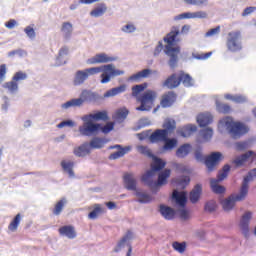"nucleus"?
Here are the masks:
<instances>
[{"label": "nucleus", "mask_w": 256, "mask_h": 256, "mask_svg": "<svg viewBox=\"0 0 256 256\" xmlns=\"http://www.w3.org/2000/svg\"><path fill=\"white\" fill-rule=\"evenodd\" d=\"M81 120L83 126H79L78 131L82 137H96L99 133L109 135L115 129V123L108 122L106 125L97 123V121H109V112L107 110H98L91 114L84 115Z\"/></svg>", "instance_id": "nucleus-1"}, {"label": "nucleus", "mask_w": 256, "mask_h": 256, "mask_svg": "<svg viewBox=\"0 0 256 256\" xmlns=\"http://www.w3.org/2000/svg\"><path fill=\"white\" fill-rule=\"evenodd\" d=\"M100 74V83L101 85H107L110 83L111 79H115V77H119L121 75H125V71L119 70L115 67V64H104L98 67L86 68L84 70H77L74 74L73 78V86L79 87L85 83L89 79L91 75Z\"/></svg>", "instance_id": "nucleus-2"}, {"label": "nucleus", "mask_w": 256, "mask_h": 256, "mask_svg": "<svg viewBox=\"0 0 256 256\" xmlns=\"http://www.w3.org/2000/svg\"><path fill=\"white\" fill-rule=\"evenodd\" d=\"M180 34L181 31L179 30V26H173L171 31L163 38L164 43H166L164 53L169 57L168 65L170 69H175L179 63L181 46L177 44L181 43V38L179 37Z\"/></svg>", "instance_id": "nucleus-3"}, {"label": "nucleus", "mask_w": 256, "mask_h": 256, "mask_svg": "<svg viewBox=\"0 0 256 256\" xmlns=\"http://www.w3.org/2000/svg\"><path fill=\"white\" fill-rule=\"evenodd\" d=\"M256 177V168L251 169L244 177L238 194L231 195L228 198H220V204L224 211H231L235 207V203L245 201L249 195V183Z\"/></svg>", "instance_id": "nucleus-4"}, {"label": "nucleus", "mask_w": 256, "mask_h": 256, "mask_svg": "<svg viewBox=\"0 0 256 256\" xmlns=\"http://www.w3.org/2000/svg\"><path fill=\"white\" fill-rule=\"evenodd\" d=\"M223 158V153L219 151H213L208 155H204L201 145H197L194 149V159L197 163H203L205 165L207 173H213Z\"/></svg>", "instance_id": "nucleus-5"}, {"label": "nucleus", "mask_w": 256, "mask_h": 256, "mask_svg": "<svg viewBox=\"0 0 256 256\" xmlns=\"http://www.w3.org/2000/svg\"><path fill=\"white\" fill-rule=\"evenodd\" d=\"M219 125L225 127L232 139H240L246 133H249V128L242 122H235L231 117H225L219 121Z\"/></svg>", "instance_id": "nucleus-6"}, {"label": "nucleus", "mask_w": 256, "mask_h": 256, "mask_svg": "<svg viewBox=\"0 0 256 256\" xmlns=\"http://www.w3.org/2000/svg\"><path fill=\"white\" fill-rule=\"evenodd\" d=\"M155 99H157V92H155V90H145L137 98L140 105L136 107V111H151V109H153V105H155Z\"/></svg>", "instance_id": "nucleus-7"}, {"label": "nucleus", "mask_w": 256, "mask_h": 256, "mask_svg": "<svg viewBox=\"0 0 256 256\" xmlns=\"http://www.w3.org/2000/svg\"><path fill=\"white\" fill-rule=\"evenodd\" d=\"M137 149L141 153V155H146V157L152 159V167L154 171L161 173V171H163V169L167 167V161L159 156L154 155L153 151H151L149 147L140 145L137 147Z\"/></svg>", "instance_id": "nucleus-8"}, {"label": "nucleus", "mask_w": 256, "mask_h": 256, "mask_svg": "<svg viewBox=\"0 0 256 256\" xmlns=\"http://www.w3.org/2000/svg\"><path fill=\"white\" fill-rule=\"evenodd\" d=\"M27 77V73L18 71L13 75L12 80L2 84V87L7 89L9 95H17L19 93V81H25Z\"/></svg>", "instance_id": "nucleus-9"}, {"label": "nucleus", "mask_w": 256, "mask_h": 256, "mask_svg": "<svg viewBox=\"0 0 256 256\" xmlns=\"http://www.w3.org/2000/svg\"><path fill=\"white\" fill-rule=\"evenodd\" d=\"M131 239H133V232L131 230H128L126 232V235H124L116 244L114 247V253H121L125 247H127V253L126 256H131L133 253V246L131 244Z\"/></svg>", "instance_id": "nucleus-10"}, {"label": "nucleus", "mask_w": 256, "mask_h": 256, "mask_svg": "<svg viewBox=\"0 0 256 256\" xmlns=\"http://www.w3.org/2000/svg\"><path fill=\"white\" fill-rule=\"evenodd\" d=\"M83 103H92L93 105H99L102 101H105V96L100 95L97 92H93L91 90L84 89L80 93L79 97Z\"/></svg>", "instance_id": "nucleus-11"}, {"label": "nucleus", "mask_w": 256, "mask_h": 256, "mask_svg": "<svg viewBox=\"0 0 256 256\" xmlns=\"http://www.w3.org/2000/svg\"><path fill=\"white\" fill-rule=\"evenodd\" d=\"M228 51L237 53L243 48L241 46V31L229 32L227 39Z\"/></svg>", "instance_id": "nucleus-12"}, {"label": "nucleus", "mask_w": 256, "mask_h": 256, "mask_svg": "<svg viewBox=\"0 0 256 256\" xmlns=\"http://www.w3.org/2000/svg\"><path fill=\"white\" fill-rule=\"evenodd\" d=\"M108 149L117 150L116 152L111 153L108 156L109 161H117V159H121V157H125V155H127V153L131 151V146H123L121 144H115V145L109 146Z\"/></svg>", "instance_id": "nucleus-13"}, {"label": "nucleus", "mask_w": 256, "mask_h": 256, "mask_svg": "<svg viewBox=\"0 0 256 256\" xmlns=\"http://www.w3.org/2000/svg\"><path fill=\"white\" fill-rule=\"evenodd\" d=\"M158 173V181L155 180V184L152 188L153 195H157L161 187H163V185H167V181L171 177V169L167 168Z\"/></svg>", "instance_id": "nucleus-14"}, {"label": "nucleus", "mask_w": 256, "mask_h": 256, "mask_svg": "<svg viewBox=\"0 0 256 256\" xmlns=\"http://www.w3.org/2000/svg\"><path fill=\"white\" fill-rule=\"evenodd\" d=\"M251 219H253V213L251 211H246L240 219L239 227L245 239H249V224L251 223Z\"/></svg>", "instance_id": "nucleus-15"}, {"label": "nucleus", "mask_w": 256, "mask_h": 256, "mask_svg": "<svg viewBox=\"0 0 256 256\" xmlns=\"http://www.w3.org/2000/svg\"><path fill=\"white\" fill-rule=\"evenodd\" d=\"M208 14L205 11L183 12L174 16V21H181L183 19H207Z\"/></svg>", "instance_id": "nucleus-16"}, {"label": "nucleus", "mask_w": 256, "mask_h": 256, "mask_svg": "<svg viewBox=\"0 0 256 256\" xmlns=\"http://www.w3.org/2000/svg\"><path fill=\"white\" fill-rule=\"evenodd\" d=\"M162 143L163 145L159 148V153L161 155H165V153H169V151L177 149V146L179 145V140L175 137L169 138V136H167Z\"/></svg>", "instance_id": "nucleus-17"}, {"label": "nucleus", "mask_w": 256, "mask_h": 256, "mask_svg": "<svg viewBox=\"0 0 256 256\" xmlns=\"http://www.w3.org/2000/svg\"><path fill=\"white\" fill-rule=\"evenodd\" d=\"M175 207L179 209L187 207V201H189V194L187 192H176L171 197Z\"/></svg>", "instance_id": "nucleus-18"}, {"label": "nucleus", "mask_w": 256, "mask_h": 256, "mask_svg": "<svg viewBox=\"0 0 256 256\" xmlns=\"http://www.w3.org/2000/svg\"><path fill=\"white\" fill-rule=\"evenodd\" d=\"M123 183H124V187L127 189V191H134V193L136 191L139 190V188H137V179L135 178V176L129 172L124 173L123 175Z\"/></svg>", "instance_id": "nucleus-19"}, {"label": "nucleus", "mask_w": 256, "mask_h": 256, "mask_svg": "<svg viewBox=\"0 0 256 256\" xmlns=\"http://www.w3.org/2000/svg\"><path fill=\"white\" fill-rule=\"evenodd\" d=\"M175 101H177V93L175 91H168L163 95L160 105L163 109H169V107H173Z\"/></svg>", "instance_id": "nucleus-20"}, {"label": "nucleus", "mask_w": 256, "mask_h": 256, "mask_svg": "<svg viewBox=\"0 0 256 256\" xmlns=\"http://www.w3.org/2000/svg\"><path fill=\"white\" fill-rule=\"evenodd\" d=\"M157 171L151 166L150 170L146 171L142 177L141 181L143 182L144 185H147L149 189L153 192V187H155V180H153V177L157 175Z\"/></svg>", "instance_id": "nucleus-21"}, {"label": "nucleus", "mask_w": 256, "mask_h": 256, "mask_svg": "<svg viewBox=\"0 0 256 256\" xmlns=\"http://www.w3.org/2000/svg\"><path fill=\"white\" fill-rule=\"evenodd\" d=\"M196 123L201 129L209 127L213 123V115L210 112L199 113L196 117Z\"/></svg>", "instance_id": "nucleus-22"}, {"label": "nucleus", "mask_w": 256, "mask_h": 256, "mask_svg": "<svg viewBox=\"0 0 256 256\" xmlns=\"http://www.w3.org/2000/svg\"><path fill=\"white\" fill-rule=\"evenodd\" d=\"M158 211L167 221H173V218L177 215V211L175 209L165 204H160Z\"/></svg>", "instance_id": "nucleus-23"}, {"label": "nucleus", "mask_w": 256, "mask_h": 256, "mask_svg": "<svg viewBox=\"0 0 256 256\" xmlns=\"http://www.w3.org/2000/svg\"><path fill=\"white\" fill-rule=\"evenodd\" d=\"M167 137H169L165 130L163 129H156L154 132L150 133L149 141L150 143H163Z\"/></svg>", "instance_id": "nucleus-24"}, {"label": "nucleus", "mask_w": 256, "mask_h": 256, "mask_svg": "<svg viewBox=\"0 0 256 256\" xmlns=\"http://www.w3.org/2000/svg\"><path fill=\"white\" fill-rule=\"evenodd\" d=\"M201 195H203V186L201 184H196L192 191L189 193L190 203H192L193 205L199 203Z\"/></svg>", "instance_id": "nucleus-25"}, {"label": "nucleus", "mask_w": 256, "mask_h": 256, "mask_svg": "<svg viewBox=\"0 0 256 256\" xmlns=\"http://www.w3.org/2000/svg\"><path fill=\"white\" fill-rule=\"evenodd\" d=\"M251 155H253V150H248L246 153L237 156L234 160H232V165L238 169L239 167H243L249 159H251Z\"/></svg>", "instance_id": "nucleus-26"}, {"label": "nucleus", "mask_w": 256, "mask_h": 256, "mask_svg": "<svg viewBox=\"0 0 256 256\" xmlns=\"http://www.w3.org/2000/svg\"><path fill=\"white\" fill-rule=\"evenodd\" d=\"M178 82L179 85H184V87H194L195 85V80L193 77H191V74L185 73V71H180L178 74Z\"/></svg>", "instance_id": "nucleus-27"}, {"label": "nucleus", "mask_w": 256, "mask_h": 256, "mask_svg": "<svg viewBox=\"0 0 256 256\" xmlns=\"http://www.w3.org/2000/svg\"><path fill=\"white\" fill-rule=\"evenodd\" d=\"M197 131V125L195 124H187L183 126L182 128H178L176 130L177 135H180V137H191L193 133H196Z\"/></svg>", "instance_id": "nucleus-28"}, {"label": "nucleus", "mask_w": 256, "mask_h": 256, "mask_svg": "<svg viewBox=\"0 0 256 256\" xmlns=\"http://www.w3.org/2000/svg\"><path fill=\"white\" fill-rule=\"evenodd\" d=\"M58 233L62 237H67L68 239H75L77 237V232H75V227L72 225H64L58 229Z\"/></svg>", "instance_id": "nucleus-29"}, {"label": "nucleus", "mask_w": 256, "mask_h": 256, "mask_svg": "<svg viewBox=\"0 0 256 256\" xmlns=\"http://www.w3.org/2000/svg\"><path fill=\"white\" fill-rule=\"evenodd\" d=\"M162 87H166V89H177V87H179V76H177V73L171 74L168 79L162 83Z\"/></svg>", "instance_id": "nucleus-30"}, {"label": "nucleus", "mask_w": 256, "mask_h": 256, "mask_svg": "<svg viewBox=\"0 0 256 256\" xmlns=\"http://www.w3.org/2000/svg\"><path fill=\"white\" fill-rule=\"evenodd\" d=\"M193 146L189 143H184L176 149V157L178 159H185L191 153Z\"/></svg>", "instance_id": "nucleus-31"}, {"label": "nucleus", "mask_w": 256, "mask_h": 256, "mask_svg": "<svg viewBox=\"0 0 256 256\" xmlns=\"http://www.w3.org/2000/svg\"><path fill=\"white\" fill-rule=\"evenodd\" d=\"M162 127V130L165 131L166 135L169 137V135H172L173 131L177 129V122L175 121V119L167 118L164 121Z\"/></svg>", "instance_id": "nucleus-32"}, {"label": "nucleus", "mask_w": 256, "mask_h": 256, "mask_svg": "<svg viewBox=\"0 0 256 256\" xmlns=\"http://www.w3.org/2000/svg\"><path fill=\"white\" fill-rule=\"evenodd\" d=\"M125 91H127V85L125 84L114 87L104 93V99H107L109 97H116V95H121V93H125Z\"/></svg>", "instance_id": "nucleus-33"}, {"label": "nucleus", "mask_w": 256, "mask_h": 256, "mask_svg": "<svg viewBox=\"0 0 256 256\" xmlns=\"http://www.w3.org/2000/svg\"><path fill=\"white\" fill-rule=\"evenodd\" d=\"M135 197H137V202L141 204H147L151 203L153 201V197L149 195L147 192L142 191L141 189H138L134 192Z\"/></svg>", "instance_id": "nucleus-34"}, {"label": "nucleus", "mask_w": 256, "mask_h": 256, "mask_svg": "<svg viewBox=\"0 0 256 256\" xmlns=\"http://www.w3.org/2000/svg\"><path fill=\"white\" fill-rule=\"evenodd\" d=\"M89 153H91L89 142H84L74 149V155H76V157H85V155H89Z\"/></svg>", "instance_id": "nucleus-35"}, {"label": "nucleus", "mask_w": 256, "mask_h": 256, "mask_svg": "<svg viewBox=\"0 0 256 256\" xmlns=\"http://www.w3.org/2000/svg\"><path fill=\"white\" fill-rule=\"evenodd\" d=\"M105 143H107L105 138L95 136L90 140L88 145L90 149H103L105 147Z\"/></svg>", "instance_id": "nucleus-36"}, {"label": "nucleus", "mask_w": 256, "mask_h": 256, "mask_svg": "<svg viewBox=\"0 0 256 256\" xmlns=\"http://www.w3.org/2000/svg\"><path fill=\"white\" fill-rule=\"evenodd\" d=\"M220 182L217 181V179L213 178L210 180V188L213 193L216 195H224V193L227 191L225 186L219 185Z\"/></svg>", "instance_id": "nucleus-37"}, {"label": "nucleus", "mask_w": 256, "mask_h": 256, "mask_svg": "<svg viewBox=\"0 0 256 256\" xmlns=\"http://www.w3.org/2000/svg\"><path fill=\"white\" fill-rule=\"evenodd\" d=\"M105 13H107V4L99 3L98 6L90 12V15L91 17L99 18L103 17Z\"/></svg>", "instance_id": "nucleus-38"}, {"label": "nucleus", "mask_w": 256, "mask_h": 256, "mask_svg": "<svg viewBox=\"0 0 256 256\" xmlns=\"http://www.w3.org/2000/svg\"><path fill=\"white\" fill-rule=\"evenodd\" d=\"M61 167L64 173H67L70 178L75 177V172L73 171V167H75V162L63 160L61 162Z\"/></svg>", "instance_id": "nucleus-39"}, {"label": "nucleus", "mask_w": 256, "mask_h": 256, "mask_svg": "<svg viewBox=\"0 0 256 256\" xmlns=\"http://www.w3.org/2000/svg\"><path fill=\"white\" fill-rule=\"evenodd\" d=\"M83 106V100L80 98H72L65 103L61 104L62 109H71V107H82Z\"/></svg>", "instance_id": "nucleus-40"}, {"label": "nucleus", "mask_w": 256, "mask_h": 256, "mask_svg": "<svg viewBox=\"0 0 256 256\" xmlns=\"http://www.w3.org/2000/svg\"><path fill=\"white\" fill-rule=\"evenodd\" d=\"M231 172V165L225 164L222 169L218 172L216 181L222 182L229 177V173Z\"/></svg>", "instance_id": "nucleus-41"}, {"label": "nucleus", "mask_w": 256, "mask_h": 256, "mask_svg": "<svg viewBox=\"0 0 256 256\" xmlns=\"http://www.w3.org/2000/svg\"><path fill=\"white\" fill-rule=\"evenodd\" d=\"M231 172V165L225 164L222 169L218 172L216 181L222 182L229 177V173Z\"/></svg>", "instance_id": "nucleus-42"}, {"label": "nucleus", "mask_w": 256, "mask_h": 256, "mask_svg": "<svg viewBox=\"0 0 256 256\" xmlns=\"http://www.w3.org/2000/svg\"><path fill=\"white\" fill-rule=\"evenodd\" d=\"M231 172V165L225 164L222 169L218 172L216 181L222 182L229 177V173Z\"/></svg>", "instance_id": "nucleus-43"}, {"label": "nucleus", "mask_w": 256, "mask_h": 256, "mask_svg": "<svg viewBox=\"0 0 256 256\" xmlns=\"http://www.w3.org/2000/svg\"><path fill=\"white\" fill-rule=\"evenodd\" d=\"M231 172V165L225 164L222 169L218 172L216 181L222 182L229 177V173Z\"/></svg>", "instance_id": "nucleus-44"}, {"label": "nucleus", "mask_w": 256, "mask_h": 256, "mask_svg": "<svg viewBox=\"0 0 256 256\" xmlns=\"http://www.w3.org/2000/svg\"><path fill=\"white\" fill-rule=\"evenodd\" d=\"M61 31L63 33L64 39H71V36L73 35V24H71V22H64L62 24Z\"/></svg>", "instance_id": "nucleus-45"}, {"label": "nucleus", "mask_w": 256, "mask_h": 256, "mask_svg": "<svg viewBox=\"0 0 256 256\" xmlns=\"http://www.w3.org/2000/svg\"><path fill=\"white\" fill-rule=\"evenodd\" d=\"M65 205H67V198L60 199L54 206V209L52 210L53 215L56 217H59L61 213H63V209H65Z\"/></svg>", "instance_id": "nucleus-46"}, {"label": "nucleus", "mask_w": 256, "mask_h": 256, "mask_svg": "<svg viewBox=\"0 0 256 256\" xmlns=\"http://www.w3.org/2000/svg\"><path fill=\"white\" fill-rule=\"evenodd\" d=\"M225 99H227L228 101H233V103H238V104L247 103L248 101L247 96L241 95V94H236V95L226 94Z\"/></svg>", "instance_id": "nucleus-47"}, {"label": "nucleus", "mask_w": 256, "mask_h": 256, "mask_svg": "<svg viewBox=\"0 0 256 256\" xmlns=\"http://www.w3.org/2000/svg\"><path fill=\"white\" fill-rule=\"evenodd\" d=\"M128 115H129V109L120 108L115 112L113 119H115V121H118V122L125 121Z\"/></svg>", "instance_id": "nucleus-48"}, {"label": "nucleus", "mask_w": 256, "mask_h": 256, "mask_svg": "<svg viewBox=\"0 0 256 256\" xmlns=\"http://www.w3.org/2000/svg\"><path fill=\"white\" fill-rule=\"evenodd\" d=\"M146 89H147V82L134 85L132 87V97H135L137 100L139 95H141V93H145Z\"/></svg>", "instance_id": "nucleus-49"}, {"label": "nucleus", "mask_w": 256, "mask_h": 256, "mask_svg": "<svg viewBox=\"0 0 256 256\" xmlns=\"http://www.w3.org/2000/svg\"><path fill=\"white\" fill-rule=\"evenodd\" d=\"M103 213V208L101 207V204H95L93 209L88 214V219H92L95 221L99 215Z\"/></svg>", "instance_id": "nucleus-50"}, {"label": "nucleus", "mask_w": 256, "mask_h": 256, "mask_svg": "<svg viewBox=\"0 0 256 256\" xmlns=\"http://www.w3.org/2000/svg\"><path fill=\"white\" fill-rule=\"evenodd\" d=\"M21 223V214L18 213L10 222L8 229L9 231H11L12 233H15V231H17L19 225Z\"/></svg>", "instance_id": "nucleus-51"}, {"label": "nucleus", "mask_w": 256, "mask_h": 256, "mask_svg": "<svg viewBox=\"0 0 256 256\" xmlns=\"http://www.w3.org/2000/svg\"><path fill=\"white\" fill-rule=\"evenodd\" d=\"M96 58L98 63H113V61H117V57L108 56L105 53L96 54Z\"/></svg>", "instance_id": "nucleus-52"}, {"label": "nucleus", "mask_w": 256, "mask_h": 256, "mask_svg": "<svg viewBox=\"0 0 256 256\" xmlns=\"http://www.w3.org/2000/svg\"><path fill=\"white\" fill-rule=\"evenodd\" d=\"M151 125H153V123H151V120H149V118H141L140 120H138V123L134 128V131H140V129H145V127H151Z\"/></svg>", "instance_id": "nucleus-53"}, {"label": "nucleus", "mask_w": 256, "mask_h": 256, "mask_svg": "<svg viewBox=\"0 0 256 256\" xmlns=\"http://www.w3.org/2000/svg\"><path fill=\"white\" fill-rule=\"evenodd\" d=\"M189 183H191V178L189 176L182 175L176 179V185L177 187H181V189H185Z\"/></svg>", "instance_id": "nucleus-54"}, {"label": "nucleus", "mask_w": 256, "mask_h": 256, "mask_svg": "<svg viewBox=\"0 0 256 256\" xmlns=\"http://www.w3.org/2000/svg\"><path fill=\"white\" fill-rule=\"evenodd\" d=\"M216 110L218 113L227 115V114L231 113V106H229L228 104H223L219 101H216Z\"/></svg>", "instance_id": "nucleus-55"}, {"label": "nucleus", "mask_w": 256, "mask_h": 256, "mask_svg": "<svg viewBox=\"0 0 256 256\" xmlns=\"http://www.w3.org/2000/svg\"><path fill=\"white\" fill-rule=\"evenodd\" d=\"M199 135L202 137L204 141H210L213 138V128L207 127L200 130Z\"/></svg>", "instance_id": "nucleus-56"}, {"label": "nucleus", "mask_w": 256, "mask_h": 256, "mask_svg": "<svg viewBox=\"0 0 256 256\" xmlns=\"http://www.w3.org/2000/svg\"><path fill=\"white\" fill-rule=\"evenodd\" d=\"M172 248L174 251H177V253L183 254V252L187 250V242L175 241L172 243Z\"/></svg>", "instance_id": "nucleus-57"}, {"label": "nucleus", "mask_w": 256, "mask_h": 256, "mask_svg": "<svg viewBox=\"0 0 256 256\" xmlns=\"http://www.w3.org/2000/svg\"><path fill=\"white\" fill-rule=\"evenodd\" d=\"M64 55H69V48L67 46H63L58 53V57L56 59L58 65H65L67 61H62L61 59L64 57Z\"/></svg>", "instance_id": "nucleus-58"}, {"label": "nucleus", "mask_w": 256, "mask_h": 256, "mask_svg": "<svg viewBox=\"0 0 256 256\" xmlns=\"http://www.w3.org/2000/svg\"><path fill=\"white\" fill-rule=\"evenodd\" d=\"M250 145L251 141L249 140L239 141L235 143V149L236 151H246V149H249Z\"/></svg>", "instance_id": "nucleus-59"}, {"label": "nucleus", "mask_w": 256, "mask_h": 256, "mask_svg": "<svg viewBox=\"0 0 256 256\" xmlns=\"http://www.w3.org/2000/svg\"><path fill=\"white\" fill-rule=\"evenodd\" d=\"M172 167L173 169H175L176 173H189V169L187 168V166L181 163L174 162L172 164Z\"/></svg>", "instance_id": "nucleus-60"}, {"label": "nucleus", "mask_w": 256, "mask_h": 256, "mask_svg": "<svg viewBox=\"0 0 256 256\" xmlns=\"http://www.w3.org/2000/svg\"><path fill=\"white\" fill-rule=\"evenodd\" d=\"M151 133H153L152 129L145 130L141 133L136 134V137L139 139V141H145V139L149 140V137H151Z\"/></svg>", "instance_id": "nucleus-61"}, {"label": "nucleus", "mask_w": 256, "mask_h": 256, "mask_svg": "<svg viewBox=\"0 0 256 256\" xmlns=\"http://www.w3.org/2000/svg\"><path fill=\"white\" fill-rule=\"evenodd\" d=\"M204 209H205V211H208L209 213H213V211H215L217 209V202H215L214 200H210V201L206 202Z\"/></svg>", "instance_id": "nucleus-62"}, {"label": "nucleus", "mask_w": 256, "mask_h": 256, "mask_svg": "<svg viewBox=\"0 0 256 256\" xmlns=\"http://www.w3.org/2000/svg\"><path fill=\"white\" fill-rule=\"evenodd\" d=\"M15 55H18V57H25V55H27V51L19 48L8 52V57H15Z\"/></svg>", "instance_id": "nucleus-63"}, {"label": "nucleus", "mask_w": 256, "mask_h": 256, "mask_svg": "<svg viewBox=\"0 0 256 256\" xmlns=\"http://www.w3.org/2000/svg\"><path fill=\"white\" fill-rule=\"evenodd\" d=\"M178 215L180 219H183V221H187L190 217L189 210H187L185 207L178 209Z\"/></svg>", "instance_id": "nucleus-64"}]
</instances>
